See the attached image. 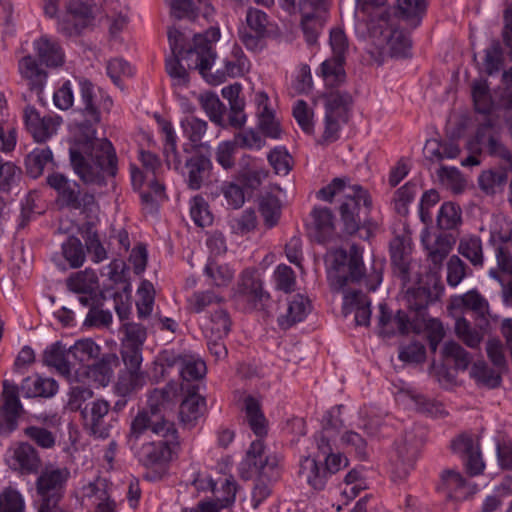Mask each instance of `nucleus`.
Segmentation results:
<instances>
[{
	"mask_svg": "<svg viewBox=\"0 0 512 512\" xmlns=\"http://www.w3.org/2000/svg\"><path fill=\"white\" fill-rule=\"evenodd\" d=\"M78 84L83 105L81 112L85 121L79 125L75 147L70 149V161L75 173L84 183L102 186L106 184L107 177H115L117 157L110 141L96 138L93 126L100 122L101 114L92 83L81 79Z\"/></svg>",
	"mask_w": 512,
	"mask_h": 512,
	"instance_id": "1",
	"label": "nucleus"
},
{
	"mask_svg": "<svg viewBox=\"0 0 512 512\" xmlns=\"http://www.w3.org/2000/svg\"><path fill=\"white\" fill-rule=\"evenodd\" d=\"M174 433L173 423L138 413L131 422L128 444L139 462L150 467L170 460L171 448L166 438Z\"/></svg>",
	"mask_w": 512,
	"mask_h": 512,
	"instance_id": "2",
	"label": "nucleus"
},
{
	"mask_svg": "<svg viewBox=\"0 0 512 512\" xmlns=\"http://www.w3.org/2000/svg\"><path fill=\"white\" fill-rule=\"evenodd\" d=\"M368 32L372 47L371 58L382 64L386 57H407L411 49L409 36L398 27L391 10H384L369 19Z\"/></svg>",
	"mask_w": 512,
	"mask_h": 512,
	"instance_id": "3",
	"label": "nucleus"
},
{
	"mask_svg": "<svg viewBox=\"0 0 512 512\" xmlns=\"http://www.w3.org/2000/svg\"><path fill=\"white\" fill-rule=\"evenodd\" d=\"M318 198L340 202L339 211L347 234L356 233L360 227V210L362 206L369 210L371 200L366 190L357 185H348L343 178H334L332 182L317 192Z\"/></svg>",
	"mask_w": 512,
	"mask_h": 512,
	"instance_id": "4",
	"label": "nucleus"
},
{
	"mask_svg": "<svg viewBox=\"0 0 512 512\" xmlns=\"http://www.w3.org/2000/svg\"><path fill=\"white\" fill-rule=\"evenodd\" d=\"M327 279L333 291H344L350 284L359 283L365 275L362 250L355 244L349 252L332 249L326 254Z\"/></svg>",
	"mask_w": 512,
	"mask_h": 512,
	"instance_id": "5",
	"label": "nucleus"
},
{
	"mask_svg": "<svg viewBox=\"0 0 512 512\" xmlns=\"http://www.w3.org/2000/svg\"><path fill=\"white\" fill-rule=\"evenodd\" d=\"M168 39L172 56H181L182 59H188L195 56L193 60L194 68L205 76L211 69L215 60V53L201 34L194 36V47L188 50L184 49L185 36L177 29H170L168 31Z\"/></svg>",
	"mask_w": 512,
	"mask_h": 512,
	"instance_id": "6",
	"label": "nucleus"
},
{
	"mask_svg": "<svg viewBox=\"0 0 512 512\" xmlns=\"http://www.w3.org/2000/svg\"><path fill=\"white\" fill-rule=\"evenodd\" d=\"M96 7L86 0H68L57 22V31L65 37H77L95 19Z\"/></svg>",
	"mask_w": 512,
	"mask_h": 512,
	"instance_id": "7",
	"label": "nucleus"
},
{
	"mask_svg": "<svg viewBox=\"0 0 512 512\" xmlns=\"http://www.w3.org/2000/svg\"><path fill=\"white\" fill-rule=\"evenodd\" d=\"M69 478L68 468L53 464L46 465L36 480L37 495L63 498Z\"/></svg>",
	"mask_w": 512,
	"mask_h": 512,
	"instance_id": "8",
	"label": "nucleus"
},
{
	"mask_svg": "<svg viewBox=\"0 0 512 512\" xmlns=\"http://www.w3.org/2000/svg\"><path fill=\"white\" fill-rule=\"evenodd\" d=\"M379 311L378 330L381 337L390 338L397 334L405 335L411 331H419L418 325L411 321L406 312L398 310L393 313L383 303L379 305Z\"/></svg>",
	"mask_w": 512,
	"mask_h": 512,
	"instance_id": "9",
	"label": "nucleus"
},
{
	"mask_svg": "<svg viewBox=\"0 0 512 512\" xmlns=\"http://www.w3.org/2000/svg\"><path fill=\"white\" fill-rule=\"evenodd\" d=\"M2 406L0 408V434L8 435L17 427L22 410L18 387L8 380L3 381Z\"/></svg>",
	"mask_w": 512,
	"mask_h": 512,
	"instance_id": "10",
	"label": "nucleus"
},
{
	"mask_svg": "<svg viewBox=\"0 0 512 512\" xmlns=\"http://www.w3.org/2000/svg\"><path fill=\"white\" fill-rule=\"evenodd\" d=\"M183 174L188 188L199 190L211 182L212 162L202 154L192 155L186 160Z\"/></svg>",
	"mask_w": 512,
	"mask_h": 512,
	"instance_id": "11",
	"label": "nucleus"
},
{
	"mask_svg": "<svg viewBox=\"0 0 512 512\" xmlns=\"http://www.w3.org/2000/svg\"><path fill=\"white\" fill-rule=\"evenodd\" d=\"M24 120L28 130L37 142H44L53 135L60 124V117L40 116L32 106L24 110Z\"/></svg>",
	"mask_w": 512,
	"mask_h": 512,
	"instance_id": "12",
	"label": "nucleus"
},
{
	"mask_svg": "<svg viewBox=\"0 0 512 512\" xmlns=\"http://www.w3.org/2000/svg\"><path fill=\"white\" fill-rule=\"evenodd\" d=\"M179 387L175 382H169L164 388L154 389L148 397V410H143L140 413H145L148 417L158 418L161 422H169L165 419L162 411L170 408L175 402L178 395Z\"/></svg>",
	"mask_w": 512,
	"mask_h": 512,
	"instance_id": "13",
	"label": "nucleus"
},
{
	"mask_svg": "<svg viewBox=\"0 0 512 512\" xmlns=\"http://www.w3.org/2000/svg\"><path fill=\"white\" fill-rule=\"evenodd\" d=\"M449 308L455 313L473 312L481 322L488 324L486 316L489 314L488 301L475 289L451 299Z\"/></svg>",
	"mask_w": 512,
	"mask_h": 512,
	"instance_id": "14",
	"label": "nucleus"
},
{
	"mask_svg": "<svg viewBox=\"0 0 512 512\" xmlns=\"http://www.w3.org/2000/svg\"><path fill=\"white\" fill-rule=\"evenodd\" d=\"M109 410L110 404L104 399H97L90 406L81 410L85 426L91 430L94 436L103 439L109 436V427L104 421Z\"/></svg>",
	"mask_w": 512,
	"mask_h": 512,
	"instance_id": "15",
	"label": "nucleus"
},
{
	"mask_svg": "<svg viewBox=\"0 0 512 512\" xmlns=\"http://www.w3.org/2000/svg\"><path fill=\"white\" fill-rule=\"evenodd\" d=\"M455 453L463 455L466 467L470 475H478L484 469L478 443L468 435H460L451 443Z\"/></svg>",
	"mask_w": 512,
	"mask_h": 512,
	"instance_id": "16",
	"label": "nucleus"
},
{
	"mask_svg": "<svg viewBox=\"0 0 512 512\" xmlns=\"http://www.w3.org/2000/svg\"><path fill=\"white\" fill-rule=\"evenodd\" d=\"M18 67L21 77L27 82L31 91L36 93L37 100L42 102L41 94L47 79L46 71L39 66L36 59L31 55L22 57Z\"/></svg>",
	"mask_w": 512,
	"mask_h": 512,
	"instance_id": "17",
	"label": "nucleus"
},
{
	"mask_svg": "<svg viewBox=\"0 0 512 512\" xmlns=\"http://www.w3.org/2000/svg\"><path fill=\"white\" fill-rule=\"evenodd\" d=\"M340 410L341 406L334 407L323 417L322 430L316 436V444L319 453H327L330 451V443H332L343 428V421L340 418Z\"/></svg>",
	"mask_w": 512,
	"mask_h": 512,
	"instance_id": "18",
	"label": "nucleus"
},
{
	"mask_svg": "<svg viewBox=\"0 0 512 512\" xmlns=\"http://www.w3.org/2000/svg\"><path fill=\"white\" fill-rule=\"evenodd\" d=\"M33 47L41 63L47 67L57 68L64 64L65 54L57 40L43 35L34 41Z\"/></svg>",
	"mask_w": 512,
	"mask_h": 512,
	"instance_id": "19",
	"label": "nucleus"
},
{
	"mask_svg": "<svg viewBox=\"0 0 512 512\" xmlns=\"http://www.w3.org/2000/svg\"><path fill=\"white\" fill-rule=\"evenodd\" d=\"M437 489L444 493L448 499L456 501L464 500L470 493L463 476L453 469L442 471Z\"/></svg>",
	"mask_w": 512,
	"mask_h": 512,
	"instance_id": "20",
	"label": "nucleus"
},
{
	"mask_svg": "<svg viewBox=\"0 0 512 512\" xmlns=\"http://www.w3.org/2000/svg\"><path fill=\"white\" fill-rule=\"evenodd\" d=\"M70 353L61 342L53 343L48 346L43 353V362L49 367H53L60 375L70 377L75 365L70 360Z\"/></svg>",
	"mask_w": 512,
	"mask_h": 512,
	"instance_id": "21",
	"label": "nucleus"
},
{
	"mask_svg": "<svg viewBox=\"0 0 512 512\" xmlns=\"http://www.w3.org/2000/svg\"><path fill=\"white\" fill-rule=\"evenodd\" d=\"M194 484L197 489H210L214 493L215 501L210 503L216 506V512H218V510L221 508L227 507L235 500L236 484L232 479H222L220 481V488H217V483L212 479L207 481V486H204L203 480L199 479H196Z\"/></svg>",
	"mask_w": 512,
	"mask_h": 512,
	"instance_id": "22",
	"label": "nucleus"
},
{
	"mask_svg": "<svg viewBox=\"0 0 512 512\" xmlns=\"http://www.w3.org/2000/svg\"><path fill=\"white\" fill-rule=\"evenodd\" d=\"M310 311V300L303 295L297 294L288 302L286 311L278 318V323L281 328L289 329L296 323L303 321Z\"/></svg>",
	"mask_w": 512,
	"mask_h": 512,
	"instance_id": "23",
	"label": "nucleus"
},
{
	"mask_svg": "<svg viewBox=\"0 0 512 512\" xmlns=\"http://www.w3.org/2000/svg\"><path fill=\"white\" fill-rule=\"evenodd\" d=\"M325 115L336 117L347 122L349 111L353 103L351 94L346 91L332 90L324 95Z\"/></svg>",
	"mask_w": 512,
	"mask_h": 512,
	"instance_id": "24",
	"label": "nucleus"
},
{
	"mask_svg": "<svg viewBox=\"0 0 512 512\" xmlns=\"http://www.w3.org/2000/svg\"><path fill=\"white\" fill-rule=\"evenodd\" d=\"M50 187L58 192V201L62 206L68 208L78 207L77 195L79 186L76 182H71L61 173H54L47 178Z\"/></svg>",
	"mask_w": 512,
	"mask_h": 512,
	"instance_id": "25",
	"label": "nucleus"
},
{
	"mask_svg": "<svg viewBox=\"0 0 512 512\" xmlns=\"http://www.w3.org/2000/svg\"><path fill=\"white\" fill-rule=\"evenodd\" d=\"M343 308L346 312L355 311L357 325L368 326L370 323V301L360 291H351L344 295Z\"/></svg>",
	"mask_w": 512,
	"mask_h": 512,
	"instance_id": "26",
	"label": "nucleus"
},
{
	"mask_svg": "<svg viewBox=\"0 0 512 512\" xmlns=\"http://www.w3.org/2000/svg\"><path fill=\"white\" fill-rule=\"evenodd\" d=\"M410 250L409 242L404 238L395 237L390 243L392 263L404 283L409 281Z\"/></svg>",
	"mask_w": 512,
	"mask_h": 512,
	"instance_id": "27",
	"label": "nucleus"
},
{
	"mask_svg": "<svg viewBox=\"0 0 512 512\" xmlns=\"http://www.w3.org/2000/svg\"><path fill=\"white\" fill-rule=\"evenodd\" d=\"M13 459L22 473H37L42 461L38 451L27 442H21L13 453Z\"/></svg>",
	"mask_w": 512,
	"mask_h": 512,
	"instance_id": "28",
	"label": "nucleus"
},
{
	"mask_svg": "<svg viewBox=\"0 0 512 512\" xmlns=\"http://www.w3.org/2000/svg\"><path fill=\"white\" fill-rule=\"evenodd\" d=\"M312 236L319 243L328 240L334 232L333 214L328 208H315L312 211Z\"/></svg>",
	"mask_w": 512,
	"mask_h": 512,
	"instance_id": "29",
	"label": "nucleus"
},
{
	"mask_svg": "<svg viewBox=\"0 0 512 512\" xmlns=\"http://www.w3.org/2000/svg\"><path fill=\"white\" fill-rule=\"evenodd\" d=\"M21 390L27 397H52L58 390L53 378L27 377L21 383Z\"/></svg>",
	"mask_w": 512,
	"mask_h": 512,
	"instance_id": "30",
	"label": "nucleus"
},
{
	"mask_svg": "<svg viewBox=\"0 0 512 512\" xmlns=\"http://www.w3.org/2000/svg\"><path fill=\"white\" fill-rule=\"evenodd\" d=\"M239 293L246 298L247 301L257 304L267 297L262 288V283L257 274L253 270H245L240 278Z\"/></svg>",
	"mask_w": 512,
	"mask_h": 512,
	"instance_id": "31",
	"label": "nucleus"
},
{
	"mask_svg": "<svg viewBox=\"0 0 512 512\" xmlns=\"http://www.w3.org/2000/svg\"><path fill=\"white\" fill-rule=\"evenodd\" d=\"M488 324L479 321L478 329L473 328L468 320L458 316L455 321V333L457 337L468 347L477 348L484 336V329Z\"/></svg>",
	"mask_w": 512,
	"mask_h": 512,
	"instance_id": "32",
	"label": "nucleus"
},
{
	"mask_svg": "<svg viewBox=\"0 0 512 512\" xmlns=\"http://www.w3.org/2000/svg\"><path fill=\"white\" fill-rule=\"evenodd\" d=\"M147 381V375L143 371L124 370L119 374L115 391L122 397L130 396L142 389Z\"/></svg>",
	"mask_w": 512,
	"mask_h": 512,
	"instance_id": "33",
	"label": "nucleus"
},
{
	"mask_svg": "<svg viewBox=\"0 0 512 512\" xmlns=\"http://www.w3.org/2000/svg\"><path fill=\"white\" fill-rule=\"evenodd\" d=\"M422 243L428 252L429 259L435 264H440L449 254L452 246L447 236L439 235L432 239L428 230L422 235Z\"/></svg>",
	"mask_w": 512,
	"mask_h": 512,
	"instance_id": "34",
	"label": "nucleus"
},
{
	"mask_svg": "<svg viewBox=\"0 0 512 512\" xmlns=\"http://www.w3.org/2000/svg\"><path fill=\"white\" fill-rule=\"evenodd\" d=\"M425 156L429 161L441 162L444 159H454L460 153V148L453 142H441L429 139L424 147Z\"/></svg>",
	"mask_w": 512,
	"mask_h": 512,
	"instance_id": "35",
	"label": "nucleus"
},
{
	"mask_svg": "<svg viewBox=\"0 0 512 512\" xmlns=\"http://www.w3.org/2000/svg\"><path fill=\"white\" fill-rule=\"evenodd\" d=\"M299 476L316 490L323 489L326 483V470L321 469L317 460L311 457L300 462Z\"/></svg>",
	"mask_w": 512,
	"mask_h": 512,
	"instance_id": "36",
	"label": "nucleus"
},
{
	"mask_svg": "<svg viewBox=\"0 0 512 512\" xmlns=\"http://www.w3.org/2000/svg\"><path fill=\"white\" fill-rule=\"evenodd\" d=\"M204 410L205 398L197 393H191L180 404V420L185 425H192Z\"/></svg>",
	"mask_w": 512,
	"mask_h": 512,
	"instance_id": "37",
	"label": "nucleus"
},
{
	"mask_svg": "<svg viewBox=\"0 0 512 512\" xmlns=\"http://www.w3.org/2000/svg\"><path fill=\"white\" fill-rule=\"evenodd\" d=\"M421 444L422 440L415 432H406L404 436L396 442L394 457L416 462Z\"/></svg>",
	"mask_w": 512,
	"mask_h": 512,
	"instance_id": "38",
	"label": "nucleus"
},
{
	"mask_svg": "<svg viewBox=\"0 0 512 512\" xmlns=\"http://www.w3.org/2000/svg\"><path fill=\"white\" fill-rule=\"evenodd\" d=\"M245 412L247 422L251 430L258 436L262 437L267 434V421L261 412L260 404L253 397L248 396L245 399Z\"/></svg>",
	"mask_w": 512,
	"mask_h": 512,
	"instance_id": "39",
	"label": "nucleus"
},
{
	"mask_svg": "<svg viewBox=\"0 0 512 512\" xmlns=\"http://www.w3.org/2000/svg\"><path fill=\"white\" fill-rule=\"evenodd\" d=\"M82 237L85 241L86 249L95 263H100L107 259V251L101 243L92 223H86L83 226Z\"/></svg>",
	"mask_w": 512,
	"mask_h": 512,
	"instance_id": "40",
	"label": "nucleus"
},
{
	"mask_svg": "<svg viewBox=\"0 0 512 512\" xmlns=\"http://www.w3.org/2000/svg\"><path fill=\"white\" fill-rule=\"evenodd\" d=\"M471 94L475 110L482 114H488L493 105L490 88L486 80L477 79L471 84Z\"/></svg>",
	"mask_w": 512,
	"mask_h": 512,
	"instance_id": "41",
	"label": "nucleus"
},
{
	"mask_svg": "<svg viewBox=\"0 0 512 512\" xmlns=\"http://www.w3.org/2000/svg\"><path fill=\"white\" fill-rule=\"evenodd\" d=\"M198 101L202 109L215 124L224 127L225 105L220 101L214 93H204L199 95Z\"/></svg>",
	"mask_w": 512,
	"mask_h": 512,
	"instance_id": "42",
	"label": "nucleus"
},
{
	"mask_svg": "<svg viewBox=\"0 0 512 512\" xmlns=\"http://www.w3.org/2000/svg\"><path fill=\"white\" fill-rule=\"evenodd\" d=\"M264 445L261 440L253 441L242 462V467L249 473L262 474L266 468V461L263 458Z\"/></svg>",
	"mask_w": 512,
	"mask_h": 512,
	"instance_id": "43",
	"label": "nucleus"
},
{
	"mask_svg": "<svg viewBox=\"0 0 512 512\" xmlns=\"http://www.w3.org/2000/svg\"><path fill=\"white\" fill-rule=\"evenodd\" d=\"M281 210V202L276 196L266 194L260 198L259 211L266 227L272 228L277 225L281 217Z\"/></svg>",
	"mask_w": 512,
	"mask_h": 512,
	"instance_id": "44",
	"label": "nucleus"
},
{
	"mask_svg": "<svg viewBox=\"0 0 512 512\" xmlns=\"http://www.w3.org/2000/svg\"><path fill=\"white\" fill-rule=\"evenodd\" d=\"M68 352L75 362L87 364L91 360L98 358L100 347L91 339H82L69 347Z\"/></svg>",
	"mask_w": 512,
	"mask_h": 512,
	"instance_id": "45",
	"label": "nucleus"
},
{
	"mask_svg": "<svg viewBox=\"0 0 512 512\" xmlns=\"http://www.w3.org/2000/svg\"><path fill=\"white\" fill-rule=\"evenodd\" d=\"M459 253L467 258L472 265L482 266L484 261L482 242L477 236L463 237L458 246Z\"/></svg>",
	"mask_w": 512,
	"mask_h": 512,
	"instance_id": "46",
	"label": "nucleus"
},
{
	"mask_svg": "<svg viewBox=\"0 0 512 512\" xmlns=\"http://www.w3.org/2000/svg\"><path fill=\"white\" fill-rule=\"evenodd\" d=\"M327 19V14L322 9L319 13L302 15V29L308 44L313 45L317 42L318 35L322 30Z\"/></svg>",
	"mask_w": 512,
	"mask_h": 512,
	"instance_id": "47",
	"label": "nucleus"
},
{
	"mask_svg": "<svg viewBox=\"0 0 512 512\" xmlns=\"http://www.w3.org/2000/svg\"><path fill=\"white\" fill-rule=\"evenodd\" d=\"M470 375L478 385L487 388H496L501 383V376L499 372L489 368L485 362L474 363L471 368Z\"/></svg>",
	"mask_w": 512,
	"mask_h": 512,
	"instance_id": "48",
	"label": "nucleus"
},
{
	"mask_svg": "<svg viewBox=\"0 0 512 512\" xmlns=\"http://www.w3.org/2000/svg\"><path fill=\"white\" fill-rule=\"evenodd\" d=\"M120 332L123 334L121 346L142 348L147 337L146 328L134 322L123 324Z\"/></svg>",
	"mask_w": 512,
	"mask_h": 512,
	"instance_id": "49",
	"label": "nucleus"
},
{
	"mask_svg": "<svg viewBox=\"0 0 512 512\" xmlns=\"http://www.w3.org/2000/svg\"><path fill=\"white\" fill-rule=\"evenodd\" d=\"M96 284V274L88 269L74 273L67 279L69 290L75 293L93 292Z\"/></svg>",
	"mask_w": 512,
	"mask_h": 512,
	"instance_id": "50",
	"label": "nucleus"
},
{
	"mask_svg": "<svg viewBox=\"0 0 512 512\" xmlns=\"http://www.w3.org/2000/svg\"><path fill=\"white\" fill-rule=\"evenodd\" d=\"M442 356L446 360H452L455 368L466 370L471 363L470 354L457 342H445L442 348Z\"/></svg>",
	"mask_w": 512,
	"mask_h": 512,
	"instance_id": "51",
	"label": "nucleus"
},
{
	"mask_svg": "<svg viewBox=\"0 0 512 512\" xmlns=\"http://www.w3.org/2000/svg\"><path fill=\"white\" fill-rule=\"evenodd\" d=\"M206 365L203 360L193 354L185 353L180 369L183 380L193 381L201 379L206 374Z\"/></svg>",
	"mask_w": 512,
	"mask_h": 512,
	"instance_id": "52",
	"label": "nucleus"
},
{
	"mask_svg": "<svg viewBox=\"0 0 512 512\" xmlns=\"http://www.w3.org/2000/svg\"><path fill=\"white\" fill-rule=\"evenodd\" d=\"M162 132L164 134V155L169 166L178 170L181 165L180 157L177 153L176 135L169 122H163Z\"/></svg>",
	"mask_w": 512,
	"mask_h": 512,
	"instance_id": "53",
	"label": "nucleus"
},
{
	"mask_svg": "<svg viewBox=\"0 0 512 512\" xmlns=\"http://www.w3.org/2000/svg\"><path fill=\"white\" fill-rule=\"evenodd\" d=\"M62 254L71 268H79L83 265L86 255L81 241L74 236L62 244Z\"/></svg>",
	"mask_w": 512,
	"mask_h": 512,
	"instance_id": "54",
	"label": "nucleus"
},
{
	"mask_svg": "<svg viewBox=\"0 0 512 512\" xmlns=\"http://www.w3.org/2000/svg\"><path fill=\"white\" fill-rule=\"evenodd\" d=\"M24 434L33 443L42 449H52L56 445V434L42 426H28Z\"/></svg>",
	"mask_w": 512,
	"mask_h": 512,
	"instance_id": "55",
	"label": "nucleus"
},
{
	"mask_svg": "<svg viewBox=\"0 0 512 512\" xmlns=\"http://www.w3.org/2000/svg\"><path fill=\"white\" fill-rule=\"evenodd\" d=\"M344 60L332 57L322 63L321 72L327 85L333 86L344 81Z\"/></svg>",
	"mask_w": 512,
	"mask_h": 512,
	"instance_id": "56",
	"label": "nucleus"
},
{
	"mask_svg": "<svg viewBox=\"0 0 512 512\" xmlns=\"http://www.w3.org/2000/svg\"><path fill=\"white\" fill-rule=\"evenodd\" d=\"M507 181V174L503 171H484L478 179L480 188L486 193L493 195L501 191Z\"/></svg>",
	"mask_w": 512,
	"mask_h": 512,
	"instance_id": "57",
	"label": "nucleus"
},
{
	"mask_svg": "<svg viewBox=\"0 0 512 512\" xmlns=\"http://www.w3.org/2000/svg\"><path fill=\"white\" fill-rule=\"evenodd\" d=\"M139 299L136 303L137 313L140 318L148 317L153 309L155 290L151 282L145 280L138 289Z\"/></svg>",
	"mask_w": 512,
	"mask_h": 512,
	"instance_id": "58",
	"label": "nucleus"
},
{
	"mask_svg": "<svg viewBox=\"0 0 512 512\" xmlns=\"http://www.w3.org/2000/svg\"><path fill=\"white\" fill-rule=\"evenodd\" d=\"M52 160V152L49 149H36L27 155L25 163L27 172L33 178L42 174L47 163Z\"/></svg>",
	"mask_w": 512,
	"mask_h": 512,
	"instance_id": "59",
	"label": "nucleus"
},
{
	"mask_svg": "<svg viewBox=\"0 0 512 512\" xmlns=\"http://www.w3.org/2000/svg\"><path fill=\"white\" fill-rule=\"evenodd\" d=\"M190 215L199 227H207L213 222L208 203L199 195L194 196L190 201Z\"/></svg>",
	"mask_w": 512,
	"mask_h": 512,
	"instance_id": "60",
	"label": "nucleus"
},
{
	"mask_svg": "<svg viewBox=\"0 0 512 512\" xmlns=\"http://www.w3.org/2000/svg\"><path fill=\"white\" fill-rule=\"evenodd\" d=\"M461 221V211L454 203H444L437 216V226L442 230L454 229Z\"/></svg>",
	"mask_w": 512,
	"mask_h": 512,
	"instance_id": "61",
	"label": "nucleus"
},
{
	"mask_svg": "<svg viewBox=\"0 0 512 512\" xmlns=\"http://www.w3.org/2000/svg\"><path fill=\"white\" fill-rule=\"evenodd\" d=\"M248 60L242 49L234 46L230 56L225 60V73L230 77H237L248 70Z\"/></svg>",
	"mask_w": 512,
	"mask_h": 512,
	"instance_id": "62",
	"label": "nucleus"
},
{
	"mask_svg": "<svg viewBox=\"0 0 512 512\" xmlns=\"http://www.w3.org/2000/svg\"><path fill=\"white\" fill-rule=\"evenodd\" d=\"M184 135L195 145H199L207 131V122L194 116L186 117L181 122Z\"/></svg>",
	"mask_w": 512,
	"mask_h": 512,
	"instance_id": "63",
	"label": "nucleus"
},
{
	"mask_svg": "<svg viewBox=\"0 0 512 512\" xmlns=\"http://www.w3.org/2000/svg\"><path fill=\"white\" fill-rule=\"evenodd\" d=\"M0 512H25V501L15 489L6 488L0 494Z\"/></svg>",
	"mask_w": 512,
	"mask_h": 512,
	"instance_id": "64",
	"label": "nucleus"
}]
</instances>
